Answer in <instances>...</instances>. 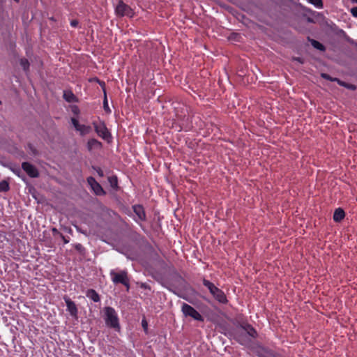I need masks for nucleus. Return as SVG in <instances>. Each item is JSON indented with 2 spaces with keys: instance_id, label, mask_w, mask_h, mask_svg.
Masks as SVG:
<instances>
[{
  "instance_id": "f257e3e1",
  "label": "nucleus",
  "mask_w": 357,
  "mask_h": 357,
  "mask_svg": "<svg viewBox=\"0 0 357 357\" xmlns=\"http://www.w3.org/2000/svg\"><path fill=\"white\" fill-rule=\"evenodd\" d=\"M203 284L207 287L213 297L220 303L225 304L227 299L222 290L217 287L213 283L206 279L203 280Z\"/></svg>"
},
{
  "instance_id": "f03ea898",
  "label": "nucleus",
  "mask_w": 357,
  "mask_h": 357,
  "mask_svg": "<svg viewBox=\"0 0 357 357\" xmlns=\"http://www.w3.org/2000/svg\"><path fill=\"white\" fill-rule=\"evenodd\" d=\"M257 335L256 331L249 324L241 326V328L236 333V339L241 344H246L250 342L247 336L255 337Z\"/></svg>"
},
{
  "instance_id": "7ed1b4c3",
  "label": "nucleus",
  "mask_w": 357,
  "mask_h": 357,
  "mask_svg": "<svg viewBox=\"0 0 357 357\" xmlns=\"http://www.w3.org/2000/svg\"><path fill=\"white\" fill-rule=\"evenodd\" d=\"M104 312L106 325L119 331L120 329V325L118 315L115 310L111 307H105Z\"/></svg>"
},
{
  "instance_id": "20e7f679",
  "label": "nucleus",
  "mask_w": 357,
  "mask_h": 357,
  "mask_svg": "<svg viewBox=\"0 0 357 357\" xmlns=\"http://www.w3.org/2000/svg\"><path fill=\"white\" fill-rule=\"evenodd\" d=\"M109 274L111 280L114 284L121 283L124 285L128 290L129 289V279L128 277V273L126 270L120 271L119 272L111 270Z\"/></svg>"
},
{
  "instance_id": "39448f33",
  "label": "nucleus",
  "mask_w": 357,
  "mask_h": 357,
  "mask_svg": "<svg viewBox=\"0 0 357 357\" xmlns=\"http://www.w3.org/2000/svg\"><path fill=\"white\" fill-rule=\"evenodd\" d=\"M115 13L118 17H132L135 15L133 10L123 1L120 0L115 7Z\"/></svg>"
},
{
  "instance_id": "423d86ee",
  "label": "nucleus",
  "mask_w": 357,
  "mask_h": 357,
  "mask_svg": "<svg viewBox=\"0 0 357 357\" xmlns=\"http://www.w3.org/2000/svg\"><path fill=\"white\" fill-rule=\"evenodd\" d=\"M181 311L185 317H190L195 320L203 321V317L191 305L183 303L181 306Z\"/></svg>"
},
{
  "instance_id": "0eeeda50",
  "label": "nucleus",
  "mask_w": 357,
  "mask_h": 357,
  "mask_svg": "<svg viewBox=\"0 0 357 357\" xmlns=\"http://www.w3.org/2000/svg\"><path fill=\"white\" fill-rule=\"evenodd\" d=\"M95 131L99 137L105 140L109 141L111 139V134L109 132L106 125L104 122L100 121L99 123H93Z\"/></svg>"
},
{
  "instance_id": "6e6552de",
  "label": "nucleus",
  "mask_w": 357,
  "mask_h": 357,
  "mask_svg": "<svg viewBox=\"0 0 357 357\" xmlns=\"http://www.w3.org/2000/svg\"><path fill=\"white\" fill-rule=\"evenodd\" d=\"M87 182L96 195H102L105 194L104 190L93 177H89Z\"/></svg>"
},
{
  "instance_id": "1a4fd4ad",
  "label": "nucleus",
  "mask_w": 357,
  "mask_h": 357,
  "mask_svg": "<svg viewBox=\"0 0 357 357\" xmlns=\"http://www.w3.org/2000/svg\"><path fill=\"white\" fill-rule=\"evenodd\" d=\"M71 121L76 130L79 131L82 135H84L90 132L91 130L90 126L80 124L75 118H72Z\"/></svg>"
},
{
  "instance_id": "9d476101",
  "label": "nucleus",
  "mask_w": 357,
  "mask_h": 357,
  "mask_svg": "<svg viewBox=\"0 0 357 357\" xmlns=\"http://www.w3.org/2000/svg\"><path fill=\"white\" fill-rule=\"evenodd\" d=\"M22 169L26 172V173L32 178H36L38 176V172L37 169L32 165L31 164L24 162L22 165Z\"/></svg>"
},
{
  "instance_id": "9b49d317",
  "label": "nucleus",
  "mask_w": 357,
  "mask_h": 357,
  "mask_svg": "<svg viewBox=\"0 0 357 357\" xmlns=\"http://www.w3.org/2000/svg\"><path fill=\"white\" fill-rule=\"evenodd\" d=\"M87 149L92 152L94 150H100L102 148V143L96 139H90L87 142Z\"/></svg>"
},
{
  "instance_id": "f8f14e48",
  "label": "nucleus",
  "mask_w": 357,
  "mask_h": 357,
  "mask_svg": "<svg viewBox=\"0 0 357 357\" xmlns=\"http://www.w3.org/2000/svg\"><path fill=\"white\" fill-rule=\"evenodd\" d=\"M65 302L67 306V310L72 316H76L77 313V309L76 305L70 298H66Z\"/></svg>"
},
{
  "instance_id": "ddd939ff",
  "label": "nucleus",
  "mask_w": 357,
  "mask_h": 357,
  "mask_svg": "<svg viewBox=\"0 0 357 357\" xmlns=\"http://www.w3.org/2000/svg\"><path fill=\"white\" fill-rule=\"evenodd\" d=\"M133 210L136 214L138 220L142 221L146 218L145 212L144 208L141 205H136L133 206Z\"/></svg>"
},
{
  "instance_id": "4468645a",
  "label": "nucleus",
  "mask_w": 357,
  "mask_h": 357,
  "mask_svg": "<svg viewBox=\"0 0 357 357\" xmlns=\"http://www.w3.org/2000/svg\"><path fill=\"white\" fill-rule=\"evenodd\" d=\"M344 211L342 208H337L334 212L333 220L335 222H340L342 220L344 219Z\"/></svg>"
},
{
  "instance_id": "2eb2a0df",
  "label": "nucleus",
  "mask_w": 357,
  "mask_h": 357,
  "mask_svg": "<svg viewBox=\"0 0 357 357\" xmlns=\"http://www.w3.org/2000/svg\"><path fill=\"white\" fill-rule=\"evenodd\" d=\"M86 296L94 302H98L100 301L99 295L93 289H89L87 291Z\"/></svg>"
},
{
  "instance_id": "dca6fc26",
  "label": "nucleus",
  "mask_w": 357,
  "mask_h": 357,
  "mask_svg": "<svg viewBox=\"0 0 357 357\" xmlns=\"http://www.w3.org/2000/svg\"><path fill=\"white\" fill-rule=\"evenodd\" d=\"M308 2L312 4L317 8L321 9L323 8L322 0H308Z\"/></svg>"
},
{
  "instance_id": "f3484780",
  "label": "nucleus",
  "mask_w": 357,
  "mask_h": 357,
  "mask_svg": "<svg viewBox=\"0 0 357 357\" xmlns=\"http://www.w3.org/2000/svg\"><path fill=\"white\" fill-rule=\"evenodd\" d=\"M311 44L314 48L317 50H319L321 51H324L325 50L324 46L321 43L315 40H312Z\"/></svg>"
},
{
  "instance_id": "a211bd4d",
  "label": "nucleus",
  "mask_w": 357,
  "mask_h": 357,
  "mask_svg": "<svg viewBox=\"0 0 357 357\" xmlns=\"http://www.w3.org/2000/svg\"><path fill=\"white\" fill-rule=\"evenodd\" d=\"M9 190L8 183L6 181L0 182V192H6Z\"/></svg>"
},
{
  "instance_id": "6ab92c4d",
  "label": "nucleus",
  "mask_w": 357,
  "mask_h": 357,
  "mask_svg": "<svg viewBox=\"0 0 357 357\" xmlns=\"http://www.w3.org/2000/svg\"><path fill=\"white\" fill-rule=\"evenodd\" d=\"M20 65L23 68V69L26 71L29 67V62L26 59H22L20 60Z\"/></svg>"
},
{
  "instance_id": "aec40b11",
  "label": "nucleus",
  "mask_w": 357,
  "mask_h": 357,
  "mask_svg": "<svg viewBox=\"0 0 357 357\" xmlns=\"http://www.w3.org/2000/svg\"><path fill=\"white\" fill-rule=\"evenodd\" d=\"M64 98L67 101L72 102L74 98V95L71 93H65Z\"/></svg>"
},
{
  "instance_id": "412c9836",
  "label": "nucleus",
  "mask_w": 357,
  "mask_h": 357,
  "mask_svg": "<svg viewBox=\"0 0 357 357\" xmlns=\"http://www.w3.org/2000/svg\"><path fill=\"white\" fill-rule=\"evenodd\" d=\"M103 107H104V109L107 112H110V109H109V107L108 106L107 100L106 96L105 97V99H104V101H103Z\"/></svg>"
},
{
  "instance_id": "4be33fe9",
  "label": "nucleus",
  "mask_w": 357,
  "mask_h": 357,
  "mask_svg": "<svg viewBox=\"0 0 357 357\" xmlns=\"http://www.w3.org/2000/svg\"><path fill=\"white\" fill-rule=\"evenodd\" d=\"M142 326L143 327L144 331L146 333L148 332V323L145 319H143L142 321Z\"/></svg>"
},
{
  "instance_id": "5701e85b",
  "label": "nucleus",
  "mask_w": 357,
  "mask_h": 357,
  "mask_svg": "<svg viewBox=\"0 0 357 357\" xmlns=\"http://www.w3.org/2000/svg\"><path fill=\"white\" fill-rule=\"evenodd\" d=\"M351 13L354 17H357V6L351 9Z\"/></svg>"
},
{
  "instance_id": "b1692460",
  "label": "nucleus",
  "mask_w": 357,
  "mask_h": 357,
  "mask_svg": "<svg viewBox=\"0 0 357 357\" xmlns=\"http://www.w3.org/2000/svg\"><path fill=\"white\" fill-rule=\"evenodd\" d=\"M338 82H339L340 85L345 86H347L349 89H355V87L354 86H352V85H347V84H345L344 83H343L342 82H340V81H338Z\"/></svg>"
},
{
  "instance_id": "393cba45",
  "label": "nucleus",
  "mask_w": 357,
  "mask_h": 357,
  "mask_svg": "<svg viewBox=\"0 0 357 357\" xmlns=\"http://www.w3.org/2000/svg\"><path fill=\"white\" fill-rule=\"evenodd\" d=\"M78 24V22L77 20H72L70 22V25L73 27H76Z\"/></svg>"
},
{
  "instance_id": "a878e982",
  "label": "nucleus",
  "mask_w": 357,
  "mask_h": 357,
  "mask_svg": "<svg viewBox=\"0 0 357 357\" xmlns=\"http://www.w3.org/2000/svg\"><path fill=\"white\" fill-rule=\"evenodd\" d=\"M321 76H322V77H324V79H328V80H332V79H331V77H330L328 75H327V74L323 73V74L321 75Z\"/></svg>"
},
{
  "instance_id": "bb28decb",
  "label": "nucleus",
  "mask_w": 357,
  "mask_h": 357,
  "mask_svg": "<svg viewBox=\"0 0 357 357\" xmlns=\"http://www.w3.org/2000/svg\"><path fill=\"white\" fill-rule=\"evenodd\" d=\"M98 173L99 175L102 176V172L100 169H99V170L98 171Z\"/></svg>"
},
{
  "instance_id": "cd10ccee",
  "label": "nucleus",
  "mask_w": 357,
  "mask_h": 357,
  "mask_svg": "<svg viewBox=\"0 0 357 357\" xmlns=\"http://www.w3.org/2000/svg\"><path fill=\"white\" fill-rule=\"evenodd\" d=\"M352 2L357 3V0H352Z\"/></svg>"
}]
</instances>
